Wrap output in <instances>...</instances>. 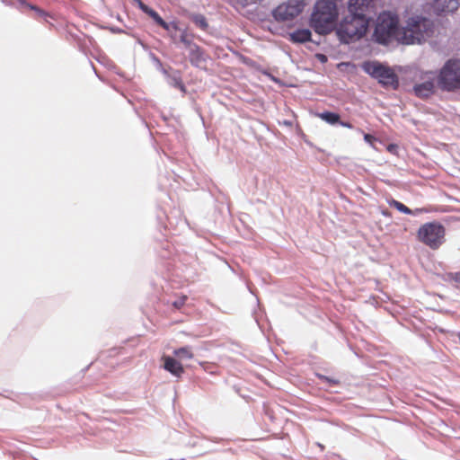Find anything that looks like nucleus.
<instances>
[{
    "mask_svg": "<svg viewBox=\"0 0 460 460\" xmlns=\"http://www.w3.org/2000/svg\"><path fill=\"white\" fill-rule=\"evenodd\" d=\"M349 13L343 17L341 22L336 27V33L340 40L343 43H349L363 38L368 28V19L367 18V10H361L355 6V10L348 7Z\"/></svg>",
    "mask_w": 460,
    "mask_h": 460,
    "instance_id": "obj_1",
    "label": "nucleus"
},
{
    "mask_svg": "<svg viewBox=\"0 0 460 460\" xmlns=\"http://www.w3.org/2000/svg\"><path fill=\"white\" fill-rule=\"evenodd\" d=\"M339 11L334 0H318L310 17V26L320 35H327L337 27Z\"/></svg>",
    "mask_w": 460,
    "mask_h": 460,
    "instance_id": "obj_2",
    "label": "nucleus"
},
{
    "mask_svg": "<svg viewBox=\"0 0 460 460\" xmlns=\"http://www.w3.org/2000/svg\"><path fill=\"white\" fill-rule=\"evenodd\" d=\"M433 34V22L423 17H412L402 29L400 40L404 44L420 43Z\"/></svg>",
    "mask_w": 460,
    "mask_h": 460,
    "instance_id": "obj_3",
    "label": "nucleus"
},
{
    "mask_svg": "<svg viewBox=\"0 0 460 460\" xmlns=\"http://www.w3.org/2000/svg\"><path fill=\"white\" fill-rule=\"evenodd\" d=\"M445 236L446 228L438 221L425 223L417 231V239L431 250H438L445 243Z\"/></svg>",
    "mask_w": 460,
    "mask_h": 460,
    "instance_id": "obj_4",
    "label": "nucleus"
},
{
    "mask_svg": "<svg viewBox=\"0 0 460 460\" xmlns=\"http://www.w3.org/2000/svg\"><path fill=\"white\" fill-rule=\"evenodd\" d=\"M363 70L385 88L394 90L399 87V78L395 72L389 66L377 61H367L362 65Z\"/></svg>",
    "mask_w": 460,
    "mask_h": 460,
    "instance_id": "obj_5",
    "label": "nucleus"
},
{
    "mask_svg": "<svg viewBox=\"0 0 460 460\" xmlns=\"http://www.w3.org/2000/svg\"><path fill=\"white\" fill-rule=\"evenodd\" d=\"M398 17L391 13L384 12L379 14L373 37L376 41L382 44L388 43L399 33Z\"/></svg>",
    "mask_w": 460,
    "mask_h": 460,
    "instance_id": "obj_6",
    "label": "nucleus"
},
{
    "mask_svg": "<svg viewBox=\"0 0 460 460\" xmlns=\"http://www.w3.org/2000/svg\"><path fill=\"white\" fill-rule=\"evenodd\" d=\"M438 84L442 90L460 89V60L450 59L441 68Z\"/></svg>",
    "mask_w": 460,
    "mask_h": 460,
    "instance_id": "obj_7",
    "label": "nucleus"
},
{
    "mask_svg": "<svg viewBox=\"0 0 460 460\" xmlns=\"http://www.w3.org/2000/svg\"><path fill=\"white\" fill-rule=\"evenodd\" d=\"M305 4L298 0H288V3L279 4L274 11L273 16L278 22H286L299 15Z\"/></svg>",
    "mask_w": 460,
    "mask_h": 460,
    "instance_id": "obj_8",
    "label": "nucleus"
},
{
    "mask_svg": "<svg viewBox=\"0 0 460 460\" xmlns=\"http://www.w3.org/2000/svg\"><path fill=\"white\" fill-rule=\"evenodd\" d=\"M139 8L147 15H149L157 25L161 26L163 29L170 32L171 38L174 40L175 36L172 33V30L178 31L179 27L176 22H166L159 13L154 9L150 8L146 4H145L141 0H137Z\"/></svg>",
    "mask_w": 460,
    "mask_h": 460,
    "instance_id": "obj_9",
    "label": "nucleus"
},
{
    "mask_svg": "<svg viewBox=\"0 0 460 460\" xmlns=\"http://www.w3.org/2000/svg\"><path fill=\"white\" fill-rule=\"evenodd\" d=\"M427 75H430L431 76H429V79L425 82L414 85L413 90L418 97L427 98L430 96L434 92L435 84L433 73L429 72Z\"/></svg>",
    "mask_w": 460,
    "mask_h": 460,
    "instance_id": "obj_10",
    "label": "nucleus"
},
{
    "mask_svg": "<svg viewBox=\"0 0 460 460\" xmlns=\"http://www.w3.org/2000/svg\"><path fill=\"white\" fill-rule=\"evenodd\" d=\"M164 368L170 372L172 376L180 378L183 373L184 368L181 362L177 361L175 358L170 356H164Z\"/></svg>",
    "mask_w": 460,
    "mask_h": 460,
    "instance_id": "obj_11",
    "label": "nucleus"
},
{
    "mask_svg": "<svg viewBox=\"0 0 460 460\" xmlns=\"http://www.w3.org/2000/svg\"><path fill=\"white\" fill-rule=\"evenodd\" d=\"M460 0H433V9L437 13H452L457 10Z\"/></svg>",
    "mask_w": 460,
    "mask_h": 460,
    "instance_id": "obj_12",
    "label": "nucleus"
},
{
    "mask_svg": "<svg viewBox=\"0 0 460 460\" xmlns=\"http://www.w3.org/2000/svg\"><path fill=\"white\" fill-rule=\"evenodd\" d=\"M190 62L192 66L200 67L205 65L207 61V56L203 49L197 44L190 46Z\"/></svg>",
    "mask_w": 460,
    "mask_h": 460,
    "instance_id": "obj_13",
    "label": "nucleus"
},
{
    "mask_svg": "<svg viewBox=\"0 0 460 460\" xmlns=\"http://www.w3.org/2000/svg\"><path fill=\"white\" fill-rule=\"evenodd\" d=\"M311 31L308 29H298L289 34L290 40L295 43H305L311 40Z\"/></svg>",
    "mask_w": 460,
    "mask_h": 460,
    "instance_id": "obj_14",
    "label": "nucleus"
},
{
    "mask_svg": "<svg viewBox=\"0 0 460 460\" xmlns=\"http://www.w3.org/2000/svg\"><path fill=\"white\" fill-rule=\"evenodd\" d=\"M316 116L330 125L339 124L341 116L338 113L323 111L317 113Z\"/></svg>",
    "mask_w": 460,
    "mask_h": 460,
    "instance_id": "obj_15",
    "label": "nucleus"
},
{
    "mask_svg": "<svg viewBox=\"0 0 460 460\" xmlns=\"http://www.w3.org/2000/svg\"><path fill=\"white\" fill-rule=\"evenodd\" d=\"M174 356L179 358H188L190 359L193 358V353L190 347H181L173 351Z\"/></svg>",
    "mask_w": 460,
    "mask_h": 460,
    "instance_id": "obj_16",
    "label": "nucleus"
},
{
    "mask_svg": "<svg viewBox=\"0 0 460 460\" xmlns=\"http://www.w3.org/2000/svg\"><path fill=\"white\" fill-rule=\"evenodd\" d=\"M372 1L373 0H349V9L355 10V6H358L361 10H367V8Z\"/></svg>",
    "mask_w": 460,
    "mask_h": 460,
    "instance_id": "obj_17",
    "label": "nucleus"
},
{
    "mask_svg": "<svg viewBox=\"0 0 460 460\" xmlns=\"http://www.w3.org/2000/svg\"><path fill=\"white\" fill-rule=\"evenodd\" d=\"M388 204L391 207L396 208L398 211H400L403 214L411 215L412 213L411 210L408 207H406L404 204H402L400 201H397L395 199L389 200Z\"/></svg>",
    "mask_w": 460,
    "mask_h": 460,
    "instance_id": "obj_18",
    "label": "nucleus"
},
{
    "mask_svg": "<svg viewBox=\"0 0 460 460\" xmlns=\"http://www.w3.org/2000/svg\"><path fill=\"white\" fill-rule=\"evenodd\" d=\"M187 300H188V296L186 295H181L172 303V306L175 309L180 310L184 306Z\"/></svg>",
    "mask_w": 460,
    "mask_h": 460,
    "instance_id": "obj_19",
    "label": "nucleus"
},
{
    "mask_svg": "<svg viewBox=\"0 0 460 460\" xmlns=\"http://www.w3.org/2000/svg\"><path fill=\"white\" fill-rule=\"evenodd\" d=\"M181 42H182L189 49L190 46L195 45L194 43H191V41L188 39L187 33L185 31L181 35Z\"/></svg>",
    "mask_w": 460,
    "mask_h": 460,
    "instance_id": "obj_20",
    "label": "nucleus"
},
{
    "mask_svg": "<svg viewBox=\"0 0 460 460\" xmlns=\"http://www.w3.org/2000/svg\"><path fill=\"white\" fill-rule=\"evenodd\" d=\"M319 377H320L322 380H323V381H325V382H327V383H329V384L334 385H339V384H340V381H339V380H337V379H333V378H330V377L325 376H322V375H321V376H319Z\"/></svg>",
    "mask_w": 460,
    "mask_h": 460,
    "instance_id": "obj_21",
    "label": "nucleus"
},
{
    "mask_svg": "<svg viewBox=\"0 0 460 460\" xmlns=\"http://www.w3.org/2000/svg\"><path fill=\"white\" fill-rule=\"evenodd\" d=\"M30 8L31 10H34L38 13V15L40 16V17L48 16L47 13L45 11H43L42 9H40V8L35 6V5H30Z\"/></svg>",
    "mask_w": 460,
    "mask_h": 460,
    "instance_id": "obj_22",
    "label": "nucleus"
},
{
    "mask_svg": "<svg viewBox=\"0 0 460 460\" xmlns=\"http://www.w3.org/2000/svg\"><path fill=\"white\" fill-rule=\"evenodd\" d=\"M174 86L179 88L183 93L186 91L185 85L181 79H174Z\"/></svg>",
    "mask_w": 460,
    "mask_h": 460,
    "instance_id": "obj_23",
    "label": "nucleus"
},
{
    "mask_svg": "<svg viewBox=\"0 0 460 460\" xmlns=\"http://www.w3.org/2000/svg\"><path fill=\"white\" fill-rule=\"evenodd\" d=\"M364 139H365L366 142H367L370 145H373V142L376 140V138L374 136L370 135V134H365L364 135Z\"/></svg>",
    "mask_w": 460,
    "mask_h": 460,
    "instance_id": "obj_24",
    "label": "nucleus"
},
{
    "mask_svg": "<svg viewBox=\"0 0 460 460\" xmlns=\"http://www.w3.org/2000/svg\"><path fill=\"white\" fill-rule=\"evenodd\" d=\"M339 124H340L341 126L345 127V128H353V126H352V124H351V123L347 122V121H341V119H340Z\"/></svg>",
    "mask_w": 460,
    "mask_h": 460,
    "instance_id": "obj_25",
    "label": "nucleus"
},
{
    "mask_svg": "<svg viewBox=\"0 0 460 460\" xmlns=\"http://www.w3.org/2000/svg\"><path fill=\"white\" fill-rule=\"evenodd\" d=\"M452 279L457 283H460V272H456L452 275Z\"/></svg>",
    "mask_w": 460,
    "mask_h": 460,
    "instance_id": "obj_26",
    "label": "nucleus"
},
{
    "mask_svg": "<svg viewBox=\"0 0 460 460\" xmlns=\"http://www.w3.org/2000/svg\"><path fill=\"white\" fill-rule=\"evenodd\" d=\"M396 148H397V146H396V145H393V144H391V145H389V146H387V150H388L390 153H394V151L396 150Z\"/></svg>",
    "mask_w": 460,
    "mask_h": 460,
    "instance_id": "obj_27",
    "label": "nucleus"
},
{
    "mask_svg": "<svg viewBox=\"0 0 460 460\" xmlns=\"http://www.w3.org/2000/svg\"><path fill=\"white\" fill-rule=\"evenodd\" d=\"M319 57V59L322 60V61H325L326 60V57L324 55H318Z\"/></svg>",
    "mask_w": 460,
    "mask_h": 460,
    "instance_id": "obj_28",
    "label": "nucleus"
}]
</instances>
